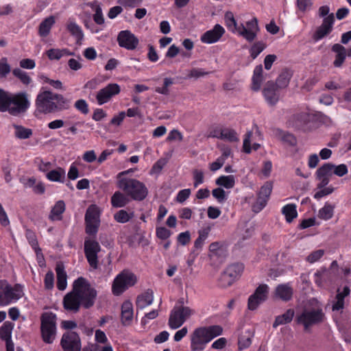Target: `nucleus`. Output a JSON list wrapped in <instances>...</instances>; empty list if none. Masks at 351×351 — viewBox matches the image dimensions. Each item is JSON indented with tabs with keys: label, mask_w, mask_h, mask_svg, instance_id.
<instances>
[{
	"label": "nucleus",
	"mask_w": 351,
	"mask_h": 351,
	"mask_svg": "<svg viewBox=\"0 0 351 351\" xmlns=\"http://www.w3.org/2000/svg\"><path fill=\"white\" fill-rule=\"evenodd\" d=\"M97 295V291L89 282L83 277H79L73 282L72 291L63 298L64 308L73 313L78 312L81 306L89 308L94 305Z\"/></svg>",
	"instance_id": "1"
},
{
	"label": "nucleus",
	"mask_w": 351,
	"mask_h": 351,
	"mask_svg": "<svg viewBox=\"0 0 351 351\" xmlns=\"http://www.w3.org/2000/svg\"><path fill=\"white\" fill-rule=\"evenodd\" d=\"M225 25L229 31L251 43L254 41L260 30L258 19L252 17L245 23L237 24L232 12H226L224 16Z\"/></svg>",
	"instance_id": "2"
},
{
	"label": "nucleus",
	"mask_w": 351,
	"mask_h": 351,
	"mask_svg": "<svg viewBox=\"0 0 351 351\" xmlns=\"http://www.w3.org/2000/svg\"><path fill=\"white\" fill-rule=\"evenodd\" d=\"M223 333L219 325L201 326L196 328L191 335L190 348L191 351H202L206 345L215 337Z\"/></svg>",
	"instance_id": "3"
},
{
	"label": "nucleus",
	"mask_w": 351,
	"mask_h": 351,
	"mask_svg": "<svg viewBox=\"0 0 351 351\" xmlns=\"http://www.w3.org/2000/svg\"><path fill=\"white\" fill-rule=\"evenodd\" d=\"M118 187L135 201H143L148 195L145 184L134 178H123L119 180Z\"/></svg>",
	"instance_id": "4"
},
{
	"label": "nucleus",
	"mask_w": 351,
	"mask_h": 351,
	"mask_svg": "<svg viewBox=\"0 0 351 351\" xmlns=\"http://www.w3.org/2000/svg\"><path fill=\"white\" fill-rule=\"evenodd\" d=\"M56 315L51 312H45L40 317V333L43 341L52 343L56 337Z\"/></svg>",
	"instance_id": "5"
},
{
	"label": "nucleus",
	"mask_w": 351,
	"mask_h": 351,
	"mask_svg": "<svg viewBox=\"0 0 351 351\" xmlns=\"http://www.w3.org/2000/svg\"><path fill=\"white\" fill-rule=\"evenodd\" d=\"M325 319V313L322 308L305 309L298 315L295 322L302 325L306 332H309L313 326L322 323Z\"/></svg>",
	"instance_id": "6"
},
{
	"label": "nucleus",
	"mask_w": 351,
	"mask_h": 351,
	"mask_svg": "<svg viewBox=\"0 0 351 351\" xmlns=\"http://www.w3.org/2000/svg\"><path fill=\"white\" fill-rule=\"evenodd\" d=\"M23 295V286L21 285L12 286L6 280H0V306L8 305Z\"/></svg>",
	"instance_id": "7"
},
{
	"label": "nucleus",
	"mask_w": 351,
	"mask_h": 351,
	"mask_svg": "<svg viewBox=\"0 0 351 351\" xmlns=\"http://www.w3.org/2000/svg\"><path fill=\"white\" fill-rule=\"evenodd\" d=\"M137 282L136 276L128 269L120 272L114 279L112 291L114 295H120Z\"/></svg>",
	"instance_id": "8"
},
{
	"label": "nucleus",
	"mask_w": 351,
	"mask_h": 351,
	"mask_svg": "<svg viewBox=\"0 0 351 351\" xmlns=\"http://www.w3.org/2000/svg\"><path fill=\"white\" fill-rule=\"evenodd\" d=\"M30 106L28 95L20 92L9 97L7 111L12 116H19L26 112Z\"/></svg>",
	"instance_id": "9"
},
{
	"label": "nucleus",
	"mask_w": 351,
	"mask_h": 351,
	"mask_svg": "<svg viewBox=\"0 0 351 351\" xmlns=\"http://www.w3.org/2000/svg\"><path fill=\"white\" fill-rule=\"evenodd\" d=\"M100 210L95 205L92 204L87 208L85 213V232L87 234L95 236L100 225Z\"/></svg>",
	"instance_id": "10"
},
{
	"label": "nucleus",
	"mask_w": 351,
	"mask_h": 351,
	"mask_svg": "<svg viewBox=\"0 0 351 351\" xmlns=\"http://www.w3.org/2000/svg\"><path fill=\"white\" fill-rule=\"evenodd\" d=\"M101 246L95 239L85 238L84 254L89 265L94 269L98 268V254L101 252Z\"/></svg>",
	"instance_id": "11"
},
{
	"label": "nucleus",
	"mask_w": 351,
	"mask_h": 351,
	"mask_svg": "<svg viewBox=\"0 0 351 351\" xmlns=\"http://www.w3.org/2000/svg\"><path fill=\"white\" fill-rule=\"evenodd\" d=\"M195 311L190 307H173L169 318V326L171 329L180 328Z\"/></svg>",
	"instance_id": "12"
},
{
	"label": "nucleus",
	"mask_w": 351,
	"mask_h": 351,
	"mask_svg": "<svg viewBox=\"0 0 351 351\" xmlns=\"http://www.w3.org/2000/svg\"><path fill=\"white\" fill-rule=\"evenodd\" d=\"M60 346L64 351H81L82 341L79 334L74 331H66L63 333Z\"/></svg>",
	"instance_id": "13"
},
{
	"label": "nucleus",
	"mask_w": 351,
	"mask_h": 351,
	"mask_svg": "<svg viewBox=\"0 0 351 351\" xmlns=\"http://www.w3.org/2000/svg\"><path fill=\"white\" fill-rule=\"evenodd\" d=\"M53 95L54 93L49 90L39 93L35 102L36 110L43 114L53 113Z\"/></svg>",
	"instance_id": "14"
},
{
	"label": "nucleus",
	"mask_w": 351,
	"mask_h": 351,
	"mask_svg": "<svg viewBox=\"0 0 351 351\" xmlns=\"http://www.w3.org/2000/svg\"><path fill=\"white\" fill-rule=\"evenodd\" d=\"M244 269V265L240 263L231 264L227 267L221 274L220 280L223 286H230L236 280L241 276Z\"/></svg>",
	"instance_id": "15"
},
{
	"label": "nucleus",
	"mask_w": 351,
	"mask_h": 351,
	"mask_svg": "<svg viewBox=\"0 0 351 351\" xmlns=\"http://www.w3.org/2000/svg\"><path fill=\"white\" fill-rule=\"evenodd\" d=\"M121 92V87L116 83L108 84L101 88L96 95V100L99 105L101 106L109 102L111 99L119 95Z\"/></svg>",
	"instance_id": "16"
},
{
	"label": "nucleus",
	"mask_w": 351,
	"mask_h": 351,
	"mask_svg": "<svg viewBox=\"0 0 351 351\" xmlns=\"http://www.w3.org/2000/svg\"><path fill=\"white\" fill-rule=\"evenodd\" d=\"M268 293L269 287L266 284L260 285L248 298V308L250 311L256 310L260 304L267 300Z\"/></svg>",
	"instance_id": "17"
},
{
	"label": "nucleus",
	"mask_w": 351,
	"mask_h": 351,
	"mask_svg": "<svg viewBox=\"0 0 351 351\" xmlns=\"http://www.w3.org/2000/svg\"><path fill=\"white\" fill-rule=\"evenodd\" d=\"M262 93L267 104L274 106L279 101L280 94L274 81H268L264 85Z\"/></svg>",
	"instance_id": "18"
},
{
	"label": "nucleus",
	"mask_w": 351,
	"mask_h": 351,
	"mask_svg": "<svg viewBox=\"0 0 351 351\" xmlns=\"http://www.w3.org/2000/svg\"><path fill=\"white\" fill-rule=\"evenodd\" d=\"M117 42L121 47L128 50H134L138 45L139 40L130 31L123 30L118 34Z\"/></svg>",
	"instance_id": "19"
},
{
	"label": "nucleus",
	"mask_w": 351,
	"mask_h": 351,
	"mask_svg": "<svg viewBox=\"0 0 351 351\" xmlns=\"http://www.w3.org/2000/svg\"><path fill=\"white\" fill-rule=\"evenodd\" d=\"M272 183L266 182L260 189L256 204L253 206L255 212L261 211L267 203L272 191Z\"/></svg>",
	"instance_id": "20"
},
{
	"label": "nucleus",
	"mask_w": 351,
	"mask_h": 351,
	"mask_svg": "<svg viewBox=\"0 0 351 351\" xmlns=\"http://www.w3.org/2000/svg\"><path fill=\"white\" fill-rule=\"evenodd\" d=\"M225 29L219 24H216L213 29L204 32L200 37V41L205 44L218 42L225 34Z\"/></svg>",
	"instance_id": "21"
},
{
	"label": "nucleus",
	"mask_w": 351,
	"mask_h": 351,
	"mask_svg": "<svg viewBox=\"0 0 351 351\" xmlns=\"http://www.w3.org/2000/svg\"><path fill=\"white\" fill-rule=\"evenodd\" d=\"M134 309L132 303L130 300L125 301L121 305V321L123 326H130L133 319Z\"/></svg>",
	"instance_id": "22"
},
{
	"label": "nucleus",
	"mask_w": 351,
	"mask_h": 351,
	"mask_svg": "<svg viewBox=\"0 0 351 351\" xmlns=\"http://www.w3.org/2000/svg\"><path fill=\"white\" fill-rule=\"evenodd\" d=\"M53 102V106H55L53 109V113L67 110L71 108V102L70 99L64 97L61 94L54 93Z\"/></svg>",
	"instance_id": "23"
},
{
	"label": "nucleus",
	"mask_w": 351,
	"mask_h": 351,
	"mask_svg": "<svg viewBox=\"0 0 351 351\" xmlns=\"http://www.w3.org/2000/svg\"><path fill=\"white\" fill-rule=\"evenodd\" d=\"M154 301V292L152 289H148L143 293L138 295L136 300V306L137 309H143L151 305Z\"/></svg>",
	"instance_id": "24"
},
{
	"label": "nucleus",
	"mask_w": 351,
	"mask_h": 351,
	"mask_svg": "<svg viewBox=\"0 0 351 351\" xmlns=\"http://www.w3.org/2000/svg\"><path fill=\"white\" fill-rule=\"evenodd\" d=\"M293 289L289 283L281 284L276 287L275 295L282 301H289L293 296Z\"/></svg>",
	"instance_id": "25"
},
{
	"label": "nucleus",
	"mask_w": 351,
	"mask_h": 351,
	"mask_svg": "<svg viewBox=\"0 0 351 351\" xmlns=\"http://www.w3.org/2000/svg\"><path fill=\"white\" fill-rule=\"evenodd\" d=\"M210 136L223 139L230 142H238L239 141L237 132L232 128H223L220 130L219 133L210 134Z\"/></svg>",
	"instance_id": "26"
},
{
	"label": "nucleus",
	"mask_w": 351,
	"mask_h": 351,
	"mask_svg": "<svg viewBox=\"0 0 351 351\" xmlns=\"http://www.w3.org/2000/svg\"><path fill=\"white\" fill-rule=\"evenodd\" d=\"M66 206L63 200L56 202L55 205L51 208L49 215V219L51 221H61L62 219V214L65 211Z\"/></svg>",
	"instance_id": "27"
},
{
	"label": "nucleus",
	"mask_w": 351,
	"mask_h": 351,
	"mask_svg": "<svg viewBox=\"0 0 351 351\" xmlns=\"http://www.w3.org/2000/svg\"><path fill=\"white\" fill-rule=\"evenodd\" d=\"M130 202V199L126 194L117 191L112 195L110 203L113 208L125 207Z\"/></svg>",
	"instance_id": "28"
},
{
	"label": "nucleus",
	"mask_w": 351,
	"mask_h": 351,
	"mask_svg": "<svg viewBox=\"0 0 351 351\" xmlns=\"http://www.w3.org/2000/svg\"><path fill=\"white\" fill-rule=\"evenodd\" d=\"M332 51L336 53L335 60L333 64L335 67H340L343 64L346 58V48L340 44H335L332 47Z\"/></svg>",
	"instance_id": "29"
},
{
	"label": "nucleus",
	"mask_w": 351,
	"mask_h": 351,
	"mask_svg": "<svg viewBox=\"0 0 351 351\" xmlns=\"http://www.w3.org/2000/svg\"><path fill=\"white\" fill-rule=\"evenodd\" d=\"M263 81V66L262 64H259L254 69L253 76L252 78V89L254 91H258L261 89Z\"/></svg>",
	"instance_id": "30"
},
{
	"label": "nucleus",
	"mask_w": 351,
	"mask_h": 351,
	"mask_svg": "<svg viewBox=\"0 0 351 351\" xmlns=\"http://www.w3.org/2000/svg\"><path fill=\"white\" fill-rule=\"evenodd\" d=\"M46 178L51 182L64 183L66 178L65 170L62 167L48 171Z\"/></svg>",
	"instance_id": "31"
},
{
	"label": "nucleus",
	"mask_w": 351,
	"mask_h": 351,
	"mask_svg": "<svg viewBox=\"0 0 351 351\" xmlns=\"http://www.w3.org/2000/svg\"><path fill=\"white\" fill-rule=\"evenodd\" d=\"M56 272L57 275V288L60 291H64L67 286V275L64 267L61 265H57Z\"/></svg>",
	"instance_id": "32"
},
{
	"label": "nucleus",
	"mask_w": 351,
	"mask_h": 351,
	"mask_svg": "<svg viewBox=\"0 0 351 351\" xmlns=\"http://www.w3.org/2000/svg\"><path fill=\"white\" fill-rule=\"evenodd\" d=\"M295 312L293 309L289 308L282 315H278L276 317L273 323V327L277 328L280 325H284L290 323L294 317Z\"/></svg>",
	"instance_id": "33"
},
{
	"label": "nucleus",
	"mask_w": 351,
	"mask_h": 351,
	"mask_svg": "<svg viewBox=\"0 0 351 351\" xmlns=\"http://www.w3.org/2000/svg\"><path fill=\"white\" fill-rule=\"evenodd\" d=\"M291 77L292 73L289 70H283L277 77L276 82H274L276 87H278L279 90L287 88Z\"/></svg>",
	"instance_id": "34"
},
{
	"label": "nucleus",
	"mask_w": 351,
	"mask_h": 351,
	"mask_svg": "<svg viewBox=\"0 0 351 351\" xmlns=\"http://www.w3.org/2000/svg\"><path fill=\"white\" fill-rule=\"evenodd\" d=\"M254 337V332L246 330L239 337L238 346L240 350L247 348L252 344V339Z\"/></svg>",
	"instance_id": "35"
},
{
	"label": "nucleus",
	"mask_w": 351,
	"mask_h": 351,
	"mask_svg": "<svg viewBox=\"0 0 351 351\" xmlns=\"http://www.w3.org/2000/svg\"><path fill=\"white\" fill-rule=\"evenodd\" d=\"M67 30L75 38L77 43L81 42L84 38V34L80 25L75 21H70L66 26Z\"/></svg>",
	"instance_id": "36"
},
{
	"label": "nucleus",
	"mask_w": 351,
	"mask_h": 351,
	"mask_svg": "<svg viewBox=\"0 0 351 351\" xmlns=\"http://www.w3.org/2000/svg\"><path fill=\"white\" fill-rule=\"evenodd\" d=\"M55 18L53 16H50L45 19L39 25V34L42 37H46L50 32V30L55 23Z\"/></svg>",
	"instance_id": "37"
},
{
	"label": "nucleus",
	"mask_w": 351,
	"mask_h": 351,
	"mask_svg": "<svg viewBox=\"0 0 351 351\" xmlns=\"http://www.w3.org/2000/svg\"><path fill=\"white\" fill-rule=\"evenodd\" d=\"M14 324L10 322H5L0 328V339L5 342L12 341V331Z\"/></svg>",
	"instance_id": "38"
},
{
	"label": "nucleus",
	"mask_w": 351,
	"mask_h": 351,
	"mask_svg": "<svg viewBox=\"0 0 351 351\" xmlns=\"http://www.w3.org/2000/svg\"><path fill=\"white\" fill-rule=\"evenodd\" d=\"M335 208V205L326 202L324 206L319 209L318 217L325 221L330 219L334 215Z\"/></svg>",
	"instance_id": "39"
},
{
	"label": "nucleus",
	"mask_w": 351,
	"mask_h": 351,
	"mask_svg": "<svg viewBox=\"0 0 351 351\" xmlns=\"http://www.w3.org/2000/svg\"><path fill=\"white\" fill-rule=\"evenodd\" d=\"M252 136V132L248 131L245 134L243 144V152L246 154H250L252 152V149L256 151L261 147V145L259 143H254L252 147H251V138Z\"/></svg>",
	"instance_id": "40"
},
{
	"label": "nucleus",
	"mask_w": 351,
	"mask_h": 351,
	"mask_svg": "<svg viewBox=\"0 0 351 351\" xmlns=\"http://www.w3.org/2000/svg\"><path fill=\"white\" fill-rule=\"evenodd\" d=\"M14 128V136L16 138L19 139H27L32 135V130L30 128H26L22 125L13 124Z\"/></svg>",
	"instance_id": "41"
},
{
	"label": "nucleus",
	"mask_w": 351,
	"mask_h": 351,
	"mask_svg": "<svg viewBox=\"0 0 351 351\" xmlns=\"http://www.w3.org/2000/svg\"><path fill=\"white\" fill-rule=\"evenodd\" d=\"M134 216L133 211L128 212L121 209L114 214V219L120 223H125L130 221Z\"/></svg>",
	"instance_id": "42"
},
{
	"label": "nucleus",
	"mask_w": 351,
	"mask_h": 351,
	"mask_svg": "<svg viewBox=\"0 0 351 351\" xmlns=\"http://www.w3.org/2000/svg\"><path fill=\"white\" fill-rule=\"evenodd\" d=\"M282 213L285 216L287 222H291L298 216L296 206L293 204H287L282 208Z\"/></svg>",
	"instance_id": "43"
},
{
	"label": "nucleus",
	"mask_w": 351,
	"mask_h": 351,
	"mask_svg": "<svg viewBox=\"0 0 351 351\" xmlns=\"http://www.w3.org/2000/svg\"><path fill=\"white\" fill-rule=\"evenodd\" d=\"M215 183L219 186H222L227 189H230L234 187L235 178L232 175L221 176L216 180Z\"/></svg>",
	"instance_id": "44"
},
{
	"label": "nucleus",
	"mask_w": 351,
	"mask_h": 351,
	"mask_svg": "<svg viewBox=\"0 0 351 351\" xmlns=\"http://www.w3.org/2000/svg\"><path fill=\"white\" fill-rule=\"evenodd\" d=\"M334 165L330 162L325 163L316 171V177L329 178L333 173Z\"/></svg>",
	"instance_id": "45"
},
{
	"label": "nucleus",
	"mask_w": 351,
	"mask_h": 351,
	"mask_svg": "<svg viewBox=\"0 0 351 351\" xmlns=\"http://www.w3.org/2000/svg\"><path fill=\"white\" fill-rule=\"evenodd\" d=\"M13 75L17 77L23 84L27 86L32 82L28 73L21 69H14L12 71Z\"/></svg>",
	"instance_id": "46"
},
{
	"label": "nucleus",
	"mask_w": 351,
	"mask_h": 351,
	"mask_svg": "<svg viewBox=\"0 0 351 351\" xmlns=\"http://www.w3.org/2000/svg\"><path fill=\"white\" fill-rule=\"evenodd\" d=\"M328 271L326 269H322L317 271L314 274V282L319 287H322L326 281Z\"/></svg>",
	"instance_id": "47"
},
{
	"label": "nucleus",
	"mask_w": 351,
	"mask_h": 351,
	"mask_svg": "<svg viewBox=\"0 0 351 351\" xmlns=\"http://www.w3.org/2000/svg\"><path fill=\"white\" fill-rule=\"evenodd\" d=\"M208 232H209L208 229H204V230L199 231V236L196 239V240L195 241V243H194V247L195 249L198 250V249L202 248L204 241H206V239L208 237Z\"/></svg>",
	"instance_id": "48"
},
{
	"label": "nucleus",
	"mask_w": 351,
	"mask_h": 351,
	"mask_svg": "<svg viewBox=\"0 0 351 351\" xmlns=\"http://www.w3.org/2000/svg\"><path fill=\"white\" fill-rule=\"evenodd\" d=\"M265 44L262 41L255 43L250 49V56L252 59L256 58L257 56L265 49Z\"/></svg>",
	"instance_id": "49"
},
{
	"label": "nucleus",
	"mask_w": 351,
	"mask_h": 351,
	"mask_svg": "<svg viewBox=\"0 0 351 351\" xmlns=\"http://www.w3.org/2000/svg\"><path fill=\"white\" fill-rule=\"evenodd\" d=\"M332 30V29H330L329 27L321 25L314 33L313 38L315 41H318L322 39L324 36L329 34Z\"/></svg>",
	"instance_id": "50"
},
{
	"label": "nucleus",
	"mask_w": 351,
	"mask_h": 351,
	"mask_svg": "<svg viewBox=\"0 0 351 351\" xmlns=\"http://www.w3.org/2000/svg\"><path fill=\"white\" fill-rule=\"evenodd\" d=\"M324 254L325 251L324 250H317L310 253L309 255L306 257L305 260L308 263L313 264L319 261Z\"/></svg>",
	"instance_id": "51"
},
{
	"label": "nucleus",
	"mask_w": 351,
	"mask_h": 351,
	"mask_svg": "<svg viewBox=\"0 0 351 351\" xmlns=\"http://www.w3.org/2000/svg\"><path fill=\"white\" fill-rule=\"evenodd\" d=\"M173 80L171 77H165L164 79V83L162 87H156L155 91L157 93L168 95L169 94V86L173 84Z\"/></svg>",
	"instance_id": "52"
},
{
	"label": "nucleus",
	"mask_w": 351,
	"mask_h": 351,
	"mask_svg": "<svg viewBox=\"0 0 351 351\" xmlns=\"http://www.w3.org/2000/svg\"><path fill=\"white\" fill-rule=\"evenodd\" d=\"M25 237L29 245L36 252H37V250H40V249L38 247V242L36 236L33 231L30 230H27L25 232Z\"/></svg>",
	"instance_id": "53"
},
{
	"label": "nucleus",
	"mask_w": 351,
	"mask_h": 351,
	"mask_svg": "<svg viewBox=\"0 0 351 351\" xmlns=\"http://www.w3.org/2000/svg\"><path fill=\"white\" fill-rule=\"evenodd\" d=\"M74 107L83 114H87L89 112L88 104L84 99L77 100L74 104Z\"/></svg>",
	"instance_id": "54"
},
{
	"label": "nucleus",
	"mask_w": 351,
	"mask_h": 351,
	"mask_svg": "<svg viewBox=\"0 0 351 351\" xmlns=\"http://www.w3.org/2000/svg\"><path fill=\"white\" fill-rule=\"evenodd\" d=\"M10 94L2 89H0V111L6 112Z\"/></svg>",
	"instance_id": "55"
},
{
	"label": "nucleus",
	"mask_w": 351,
	"mask_h": 351,
	"mask_svg": "<svg viewBox=\"0 0 351 351\" xmlns=\"http://www.w3.org/2000/svg\"><path fill=\"white\" fill-rule=\"evenodd\" d=\"M212 195L219 203H223L227 199L225 191L220 187L213 189Z\"/></svg>",
	"instance_id": "56"
},
{
	"label": "nucleus",
	"mask_w": 351,
	"mask_h": 351,
	"mask_svg": "<svg viewBox=\"0 0 351 351\" xmlns=\"http://www.w3.org/2000/svg\"><path fill=\"white\" fill-rule=\"evenodd\" d=\"M44 285L46 289L51 290L53 289L54 285V274L52 271H49L45 274Z\"/></svg>",
	"instance_id": "57"
},
{
	"label": "nucleus",
	"mask_w": 351,
	"mask_h": 351,
	"mask_svg": "<svg viewBox=\"0 0 351 351\" xmlns=\"http://www.w3.org/2000/svg\"><path fill=\"white\" fill-rule=\"evenodd\" d=\"M10 72V66L7 62V59L3 58L0 60V77H5Z\"/></svg>",
	"instance_id": "58"
},
{
	"label": "nucleus",
	"mask_w": 351,
	"mask_h": 351,
	"mask_svg": "<svg viewBox=\"0 0 351 351\" xmlns=\"http://www.w3.org/2000/svg\"><path fill=\"white\" fill-rule=\"evenodd\" d=\"M48 58L51 60H59L62 58L61 49H50L46 52Z\"/></svg>",
	"instance_id": "59"
},
{
	"label": "nucleus",
	"mask_w": 351,
	"mask_h": 351,
	"mask_svg": "<svg viewBox=\"0 0 351 351\" xmlns=\"http://www.w3.org/2000/svg\"><path fill=\"white\" fill-rule=\"evenodd\" d=\"M156 234L158 239L166 240L171 236V232L165 227H159L156 228Z\"/></svg>",
	"instance_id": "60"
},
{
	"label": "nucleus",
	"mask_w": 351,
	"mask_h": 351,
	"mask_svg": "<svg viewBox=\"0 0 351 351\" xmlns=\"http://www.w3.org/2000/svg\"><path fill=\"white\" fill-rule=\"evenodd\" d=\"M36 162L38 164V168L39 171L42 172H48L51 168V163L48 161H44L43 159L37 158Z\"/></svg>",
	"instance_id": "61"
},
{
	"label": "nucleus",
	"mask_w": 351,
	"mask_h": 351,
	"mask_svg": "<svg viewBox=\"0 0 351 351\" xmlns=\"http://www.w3.org/2000/svg\"><path fill=\"white\" fill-rule=\"evenodd\" d=\"M194 186L197 187L199 184L204 182V172L201 170L195 169L193 171Z\"/></svg>",
	"instance_id": "62"
},
{
	"label": "nucleus",
	"mask_w": 351,
	"mask_h": 351,
	"mask_svg": "<svg viewBox=\"0 0 351 351\" xmlns=\"http://www.w3.org/2000/svg\"><path fill=\"white\" fill-rule=\"evenodd\" d=\"M333 174L342 177L347 174L348 173V167L345 164H341L339 165H334V167L332 168Z\"/></svg>",
	"instance_id": "63"
},
{
	"label": "nucleus",
	"mask_w": 351,
	"mask_h": 351,
	"mask_svg": "<svg viewBox=\"0 0 351 351\" xmlns=\"http://www.w3.org/2000/svg\"><path fill=\"white\" fill-rule=\"evenodd\" d=\"M333 191H334V188L332 186H329L327 188H322V189H320L319 191L316 192L314 194L313 197L316 199H319L324 196L331 194Z\"/></svg>",
	"instance_id": "64"
}]
</instances>
